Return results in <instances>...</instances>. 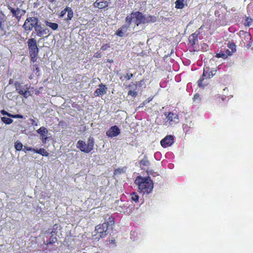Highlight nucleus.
Returning <instances> with one entry per match:
<instances>
[{
  "mask_svg": "<svg viewBox=\"0 0 253 253\" xmlns=\"http://www.w3.org/2000/svg\"><path fill=\"white\" fill-rule=\"evenodd\" d=\"M108 223L104 222L102 224L97 225L95 227V231L100 238H103L108 234Z\"/></svg>",
  "mask_w": 253,
  "mask_h": 253,
  "instance_id": "4",
  "label": "nucleus"
},
{
  "mask_svg": "<svg viewBox=\"0 0 253 253\" xmlns=\"http://www.w3.org/2000/svg\"><path fill=\"white\" fill-rule=\"evenodd\" d=\"M101 49H102L103 50H105V49H106V48H105V47H104V46H102V47H101Z\"/></svg>",
  "mask_w": 253,
  "mask_h": 253,
  "instance_id": "52",
  "label": "nucleus"
},
{
  "mask_svg": "<svg viewBox=\"0 0 253 253\" xmlns=\"http://www.w3.org/2000/svg\"><path fill=\"white\" fill-rule=\"evenodd\" d=\"M45 23L46 26L49 27L53 30H56L58 28V25L57 23H51L47 21H46Z\"/></svg>",
  "mask_w": 253,
  "mask_h": 253,
  "instance_id": "21",
  "label": "nucleus"
},
{
  "mask_svg": "<svg viewBox=\"0 0 253 253\" xmlns=\"http://www.w3.org/2000/svg\"><path fill=\"white\" fill-rule=\"evenodd\" d=\"M128 28V25H124L117 31L116 35L120 37H122L124 34L127 32Z\"/></svg>",
  "mask_w": 253,
  "mask_h": 253,
  "instance_id": "14",
  "label": "nucleus"
},
{
  "mask_svg": "<svg viewBox=\"0 0 253 253\" xmlns=\"http://www.w3.org/2000/svg\"><path fill=\"white\" fill-rule=\"evenodd\" d=\"M0 113L2 115H6L7 116L10 117H11V114L7 112L6 111L2 110L0 111Z\"/></svg>",
  "mask_w": 253,
  "mask_h": 253,
  "instance_id": "38",
  "label": "nucleus"
},
{
  "mask_svg": "<svg viewBox=\"0 0 253 253\" xmlns=\"http://www.w3.org/2000/svg\"><path fill=\"white\" fill-rule=\"evenodd\" d=\"M135 182L138 185L139 190L144 193L149 194L153 189V183L149 176L144 178L138 176Z\"/></svg>",
  "mask_w": 253,
  "mask_h": 253,
  "instance_id": "1",
  "label": "nucleus"
},
{
  "mask_svg": "<svg viewBox=\"0 0 253 253\" xmlns=\"http://www.w3.org/2000/svg\"><path fill=\"white\" fill-rule=\"evenodd\" d=\"M66 12H67V10H66V8L65 9H64L60 12V16L61 17L64 16L65 15Z\"/></svg>",
  "mask_w": 253,
  "mask_h": 253,
  "instance_id": "42",
  "label": "nucleus"
},
{
  "mask_svg": "<svg viewBox=\"0 0 253 253\" xmlns=\"http://www.w3.org/2000/svg\"><path fill=\"white\" fill-rule=\"evenodd\" d=\"M198 34L195 33L190 36L189 40L192 45H194L196 43V42L198 40Z\"/></svg>",
  "mask_w": 253,
  "mask_h": 253,
  "instance_id": "19",
  "label": "nucleus"
},
{
  "mask_svg": "<svg viewBox=\"0 0 253 253\" xmlns=\"http://www.w3.org/2000/svg\"><path fill=\"white\" fill-rule=\"evenodd\" d=\"M110 243H113L115 242V240L112 239L110 240Z\"/></svg>",
  "mask_w": 253,
  "mask_h": 253,
  "instance_id": "51",
  "label": "nucleus"
},
{
  "mask_svg": "<svg viewBox=\"0 0 253 253\" xmlns=\"http://www.w3.org/2000/svg\"><path fill=\"white\" fill-rule=\"evenodd\" d=\"M31 121L32 122V124L33 125V126H38V124L37 123H35V121L33 119H30Z\"/></svg>",
  "mask_w": 253,
  "mask_h": 253,
  "instance_id": "46",
  "label": "nucleus"
},
{
  "mask_svg": "<svg viewBox=\"0 0 253 253\" xmlns=\"http://www.w3.org/2000/svg\"><path fill=\"white\" fill-rule=\"evenodd\" d=\"M120 133V130L117 126H111L106 132V135L110 137H114Z\"/></svg>",
  "mask_w": 253,
  "mask_h": 253,
  "instance_id": "8",
  "label": "nucleus"
},
{
  "mask_svg": "<svg viewBox=\"0 0 253 253\" xmlns=\"http://www.w3.org/2000/svg\"><path fill=\"white\" fill-rule=\"evenodd\" d=\"M132 16H133L134 22L137 26H138L141 23L148 22L149 21L140 12H132Z\"/></svg>",
  "mask_w": 253,
  "mask_h": 253,
  "instance_id": "5",
  "label": "nucleus"
},
{
  "mask_svg": "<svg viewBox=\"0 0 253 253\" xmlns=\"http://www.w3.org/2000/svg\"><path fill=\"white\" fill-rule=\"evenodd\" d=\"M131 199L132 201L137 202L138 201L139 196L135 193H133V194H131Z\"/></svg>",
  "mask_w": 253,
  "mask_h": 253,
  "instance_id": "31",
  "label": "nucleus"
},
{
  "mask_svg": "<svg viewBox=\"0 0 253 253\" xmlns=\"http://www.w3.org/2000/svg\"><path fill=\"white\" fill-rule=\"evenodd\" d=\"M8 9L12 12L13 16L16 17L18 19H19L21 18V15H19L21 10L19 8H17V9L15 10L10 6L8 5Z\"/></svg>",
  "mask_w": 253,
  "mask_h": 253,
  "instance_id": "17",
  "label": "nucleus"
},
{
  "mask_svg": "<svg viewBox=\"0 0 253 253\" xmlns=\"http://www.w3.org/2000/svg\"><path fill=\"white\" fill-rule=\"evenodd\" d=\"M215 72L216 70H210V68L208 67L204 68L202 77H201L198 81V85L200 87H204L206 85L207 83H203L204 80L205 79H210L213 77V76L215 74Z\"/></svg>",
  "mask_w": 253,
  "mask_h": 253,
  "instance_id": "2",
  "label": "nucleus"
},
{
  "mask_svg": "<svg viewBox=\"0 0 253 253\" xmlns=\"http://www.w3.org/2000/svg\"><path fill=\"white\" fill-rule=\"evenodd\" d=\"M4 22H5V19L3 18V17H0V23H4Z\"/></svg>",
  "mask_w": 253,
  "mask_h": 253,
  "instance_id": "48",
  "label": "nucleus"
},
{
  "mask_svg": "<svg viewBox=\"0 0 253 253\" xmlns=\"http://www.w3.org/2000/svg\"><path fill=\"white\" fill-rule=\"evenodd\" d=\"M77 147L80 149V150L83 152L86 153H89L86 143L82 140H79L78 141L77 143Z\"/></svg>",
  "mask_w": 253,
  "mask_h": 253,
  "instance_id": "13",
  "label": "nucleus"
},
{
  "mask_svg": "<svg viewBox=\"0 0 253 253\" xmlns=\"http://www.w3.org/2000/svg\"><path fill=\"white\" fill-rule=\"evenodd\" d=\"M21 95H23V96L25 98H27L28 96H29L31 94L29 90V88L28 87V88H27L25 91H24V92H23V93H22Z\"/></svg>",
  "mask_w": 253,
  "mask_h": 253,
  "instance_id": "32",
  "label": "nucleus"
},
{
  "mask_svg": "<svg viewBox=\"0 0 253 253\" xmlns=\"http://www.w3.org/2000/svg\"><path fill=\"white\" fill-rule=\"evenodd\" d=\"M15 148L17 151H20L23 147V144L19 141H16L14 145Z\"/></svg>",
  "mask_w": 253,
  "mask_h": 253,
  "instance_id": "25",
  "label": "nucleus"
},
{
  "mask_svg": "<svg viewBox=\"0 0 253 253\" xmlns=\"http://www.w3.org/2000/svg\"><path fill=\"white\" fill-rule=\"evenodd\" d=\"M66 10H67V13H68L67 20H70L73 17V12L71 8L70 7H66Z\"/></svg>",
  "mask_w": 253,
  "mask_h": 253,
  "instance_id": "24",
  "label": "nucleus"
},
{
  "mask_svg": "<svg viewBox=\"0 0 253 253\" xmlns=\"http://www.w3.org/2000/svg\"><path fill=\"white\" fill-rule=\"evenodd\" d=\"M1 120L6 124H10L13 122V120L11 119L5 117H1Z\"/></svg>",
  "mask_w": 253,
  "mask_h": 253,
  "instance_id": "26",
  "label": "nucleus"
},
{
  "mask_svg": "<svg viewBox=\"0 0 253 253\" xmlns=\"http://www.w3.org/2000/svg\"><path fill=\"white\" fill-rule=\"evenodd\" d=\"M234 52L232 51H231V50H229V49H226V50L225 51V54L227 55V57L228 56H231L233 54Z\"/></svg>",
  "mask_w": 253,
  "mask_h": 253,
  "instance_id": "39",
  "label": "nucleus"
},
{
  "mask_svg": "<svg viewBox=\"0 0 253 253\" xmlns=\"http://www.w3.org/2000/svg\"><path fill=\"white\" fill-rule=\"evenodd\" d=\"M166 116V123H169V125H173L179 122V119L177 114H174L171 112H169Z\"/></svg>",
  "mask_w": 253,
  "mask_h": 253,
  "instance_id": "7",
  "label": "nucleus"
},
{
  "mask_svg": "<svg viewBox=\"0 0 253 253\" xmlns=\"http://www.w3.org/2000/svg\"><path fill=\"white\" fill-rule=\"evenodd\" d=\"M184 0H176L175 3V7L178 9H181L184 7Z\"/></svg>",
  "mask_w": 253,
  "mask_h": 253,
  "instance_id": "23",
  "label": "nucleus"
},
{
  "mask_svg": "<svg viewBox=\"0 0 253 253\" xmlns=\"http://www.w3.org/2000/svg\"><path fill=\"white\" fill-rule=\"evenodd\" d=\"M252 22V19H251V18H248L246 20V22L245 23V26H250V24Z\"/></svg>",
  "mask_w": 253,
  "mask_h": 253,
  "instance_id": "36",
  "label": "nucleus"
},
{
  "mask_svg": "<svg viewBox=\"0 0 253 253\" xmlns=\"http://www.w3.org/2000/svg\"><path fill=\"white\" fill-rule=\"evenodd\" d=\"M33 149H32L31 147H27V146H24V149H23V151H25V152H26V151H33Z\"/></svg>",
  "mask_w": 253,
  "mask_h": 253,
  "instance_id": "40",
  "label": "nucleus"
},
{
  "mask_svg": "<svg viewBox=\"0 0 253 253\" xmlns=\"http://www.w3.org/2000/svg\"><path fill=\"white\" fill-rule=\"evenodd\" d=\"M87 148L89 149V152H91L93 149L94 147V138L90 136L87 140Z\"/></svg>",
  "mask_w": 253,
  "mask_h": 253,
  "instance_id": "18",
  "label": "nucleus"
},
{
  "mask_svg": "<svg viewBox=\"0 0 253 253\" xmlns=\"http://www.w3.org/2000/svg\"><path fill=\"white\" fill-rule=\"evenodd\" d=\"M173 143V137L172 135H168L161 141V145L166 148L171 146Z\"/></svg>",
  "mask_w": 253,
  "mask_h": 253,
  "instance_id": "9",
  "label": "nucleus"
},
{
  "mask_svg": "<svg viewBox=\"0 0 253 253\" xmlns=\"http://www.w3.org/2000/svg\"><path fill=\"white\" fill-rule=\"evenodd\" d=\"M37 132L41 136L43 142H45L47 138L48 130L44 127H41L37 130Z\"/></svg>",
  "mask_w": 253,
  "mask_h": 253,
  "instance_id": "12",
  "label": "nucleus"
},
{
  "mask_svg": "<svg viewBox=\"0 0 253 253\" xmlns=\"http://www.w3.org/2000/svg\"><path fill=\"white\" fill-rule=\"evenodd\" d=\"M149 162L146 159H143L141 160L140 164L141 166H148L149 165Z\"/></svg>",
  "mask_w": 253,
  "mask_h": 253,
  "instance_id": "29",
  "label": "nucleus"
},
{
  "mask_svg": "<svg viewBox=\"0 0 253 253\" xmlns=\"http://www.w3.org/2000/svg\"><path fill=\"white\" fill-rule=\"evenodd\" d=\"M0 29L5 33V31L4 30V23H0Z\"/></svg>",
  "mask_w": 253,
  "mask_h": 253,
  "instance_id": "41",
  "label": "nucleus"
},
{
  "mask_svg": "<svg viewBox=\"0 0 253 253\" xmlns=\"http://www.w3.org/2000/svg\"><path fill=\"white\" fill-rule=\"evenodd\" d=\"M144 84V82L143 80H141L138 82H137L136 83V84H129L128 87L131 88V89H133V87H132V85H135L136 87H137V86H139V87H141L142 86L143 84Z\"/></svg>",
  "mask_w": 253,
  "mask_h": 253,
  "instance_id": "27",
  "label": "nucleus"
},
{
  "mask_svg": "<svg viewBox=\"0 0 253 253\" xmlns=\"http://www.w3.org/2000/svg\"><path fill=\"white\" fill-rule=\"evenodd\" d=\"M132 20H134L133 16H132V12L130 14V15H128L126 18V23L125 25H128V27L129 28L130 25L131 24Z\"/></svg>",
  "mask_w": 253,
  "mask_h": 253,
  "instance_id": "22",
  "label": "nucleus"
},
{
  "mask_svg": "<svg viewBox=\"0 0 253 253\" xmlns=\"http://www.w3.org/2000/svg\"><path fill=\"white\" fill-rule=\"evenodd\" d=\"M245 37H247V39H251V35L248 33H246Z\"/></svg>",
  "mask_w": 253,
  "mask_h": 253,
  "instance_id": "47",
  "label": "nucleus"
},
{
  "mask_svg": "<svg viewBox=\"0 0 253 253\" xmlns=\"http://www.w3.org/2000/svg\"><path fill=\"white\" fill-rule=\"evenodd\" d=\"M34 28L35 31L37 32V35L38 37H42L49 32L48 29H42L40 24H38Z\"/></svg>",
  "mask_w": 253,
  "mask_h": 253,
  "instance_id": "10",
  "label": "nucleus"
},
{
  "mask_svg": "<svg viewBox=\"0 0 253 253\" xmlns=\"http://www.w3.org/2000/svg\"><path fill=\"white\" fill-rule=\"evenodd\" d=\"M149 18H150L151 19H147V20H149V21H148V22H149V21H151V22H155V21H156V17H149Z\"/></svg>",
  "mask_w": 253,
  "mask_h": 253,
  "instance_id": "45",
  "label": "nucleus"
},
{
  "mask_svg": "<svg viewBox=\"0 0 253 253\" xmlns=\"http://www.w3.org/2000/svg\"><path fill=\"white\" fill-rule=\"evenodd\" d=\"M28 45L30 54L38 53L39 49L37 47L36 40L35 39H30L28 41Z\"/></svg>",
  "mask_w": 253,
  "mask_h": 253,
  "instance_id": "6",
  "label": "nucleus"
},
{
  "mask_svg": "<svg viewBox=\"0 0 253 253\" xmlns=\"http://www.w3.org/2000/svg\"><path fill=\"white\" fill-rule=\"evenodd\" d=\"M193 100L194 102L198 103L200 101V95L198 94H196L193 97Z\"/></svg>",
  "mask_w": 253,
  "mask_h": 253,
  "instance_id": "35",
  "label": "nucleus"
},
{
  "mask_svg": "<svg viewBox=\"0 0 253 253\" xmlns=\"http://www.w3.org/2000/svg\"><path fill=\"white\" fill-rule=\"evenodd\" d=\"M16 90L17 91L19 94L20 95L23 93L27 88H28L27 85H22L19 83L16 82L14 84Z\"/></svg>",
  "mask_w": 253,
  "mask_h": 253,
  "instance_id": "16",
  "label": "nucleus"
},
{
  "mask_svg": "<svg viewBox=\"0 0 253 253\" xmlns=\"http://www.w3.org/2000/svg\"><path fill=\"white\" fill-rule=\"evenodd\" d=\"M50 2L53 3L56 1V0H48Z\"/></svg>",
  "mask_w": 253,
  "mask_h": 253,
  "instance_id": "50",
  "label": "nucleus"
},
{
  "mask_svg": "<svg viewBox=\"0 0 253 253\" xmlns=\"http://www.w3.org/2000/svg\"><path fill=\"white\" fill-rule=\"evenodd\" d=\"M33 151L36 153L42 155V156H47L48 153L43 148H40L39 150L33 149Z\"/></svg>",
  "mask_w": 253,
  "mask_h": 253,
  "instance_id": "20",
  "label": "nucleus"
},
{
  "mask_svg": "<svg viewBox=\"0 0 253 253\" xmlns=\"http://www.w3.org/2000/svg\"><path fill=\"white\" fill-rule=\"evenodd\" d=\"M132 74H127L126 76H125V78L127 80H129L131 79V78L132 77Z\"/></svg>",
  "mask_w": 253,
  "mask_h": 253,
  "instance_id": "43",
  "label": "nucleus"
},
{
  "mask_svg": "<svg viewBox=\"0 0 253 253\" xmlns=\"http://www.w3.org/2000/svg\"><path fill=\"white\" fill-rule=\"evenodd\" d=\"M215 57L217 58H222L223 59H226L227 58V55L225 54V53L223 52H220L216 54Z\"/></svg>",
  "mask_w": 253,
  "mask_h": 253,
  "instance_id": "28",
  "label": "nucleus"
},
{
  "mask_svg": "<svg viewBox=\"0 0 253 253\" xmlns=\"http://www.w3.org/2000/svg\"><path fill=\"white\" fill-rule=\"evenodd\" d=\"M94 4L95 7L102 9L107 7L108 6V2L107 1L97 0Z\"/></svg>",
  "mask_w": 253,
  "mask_h": 253,
  "instance_id": "15",
  "label": "nucleus"
},
{
  "mask_svg": "<svg viewBox=\"0 0 253 253\" xmlns=\"http://www.w3.org/2000/svg\"><path fill=\"white\" fill-rule=\"evenodd\" d=\"M39 20L35 17L27 18L23 25V28L26 31L32 30L33 28L38 25Z\"/></svg>",
  "mask_w": 253,
  "mask_h": 253,
  "instance_id": "3",
  "label": "nucleus"
},
{
  "mask_svg": "<svg viewBox=\"0 0 253 253\" xmlns=\"http://www.w3.org/2000/svg\"><path fill=\"white\" fill-rule=\"evenodd\" d=\"M107 87L103 84L99 85V87L96 89L94 92V95L95 96H99L106 93Z\"/></svg>",
  "mask_w": 253,
  "mask_h": 253,
  "instance_id": "11",
  "label": "nucleus"
},
{
  "mask_svg": "<svg viewBox=\"0 0 253 253\" xmlns=\"http://www.w3.org/2000/svg\"><path fill=\"white\" fill-rule=\"evenodd\" d=\"M128 95H131L132 97H135L137 95V91L130 90L128 91Z\"/></svg>",
  "mask_w": 253,
  "mask_h": 253,
  "instance_id": "34",
  "label": "nucleus"
},
{
  "mask_svg": "<svg viewBox=\"0 0 253 253\" xmlns=\"http://www.w3.org/2000/svg\"><path fill=\"white\" fill-rule=\"evenodd\" d=\"M38 53L30 54L31 57V61L35 62L37 60V56Z\"/></svg>",
  "mask_w": 253,
  "mask_h": 253,
  "instance_id": "33",
  "label": "nucleus"
},
{
  "mask_svg": "<svg viewBox=\"0 0 253 253\" xmlns=\"http://www.w3.org/2000/svg\"><path fill=\"white\" fill-rule=\"evenodd\" d=\"M228 47L230 49L231 51H233V52H235L236 50V45L235 44L233 43H229L228 44Z\"/></svg>",
  "mask_w": 253,
  "mask_h": 253,
  "instance_id": "30",
  "label": "nucleus"
},
{
  "mask_svg": "<svg viewBox=\"0 0 253 253\" xmlns=\"http://www.w3.org/2000/svg\"><path fill=\"white\" fill-rule=\"evenodd\" d=\"M121 171L120 169H116L115 171V174H117L118 173H121Z\"/></svg>",
  "mask_w": 253,
  "mask_h": 253,
  "instance_id": "49",
  "label": "nucleus"
},
{
  "mask_svg": "<svg viewBox=\"0 0 253 253\" xmlns=\"http://www.w3.org/2000/svg\"><path fill=\"white\" fill-rule=\"evenodd\" d=\"M10 117L13 118H20V119L23 118V116L20 114H16V115L11 114Z\"/></svg>",
  "mask_w": 253,
  "mask_h": 253,
  "instance_id": "37",
  "label": "nucleus"
},
{
  "mask_svg": "<svg viewBox=\"0 0 253 253\" xmlns=\"http://www.w3.org/2000/svg\"><path fill=\"white\" fill-rule=\"evenodd\" d=\"M33 70H34L35 69L36 71L37 72H39L40 71V68L37 65H34L33 66Z\"/></svg>",
  "mask_w": 253,
  "mask_h": 253,
  "instance_id": "44",
  "label": "nucleus"
}]
</instances>
